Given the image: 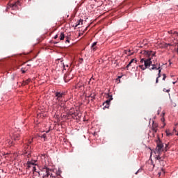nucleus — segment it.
Returning a JSON list of instances; mask_svg holds the SVG:
<instances>
[{"mask_svg":"<svg viewBox=\"0 0 178 178\" xmlns=\"http://www.w3.org/2000/svg\"><path fill=\"white\" fill-rule=\"evenodd\" d=\"M144 55H147L148 56L147 58H141L140 63H144V65H139L140 69L141 70H145L146 69L149 68V66H152L149 68V70H156L157 69H161V64H152L153 56H155V53L152 52V51H144Z\"/></svg>","mask_w":178,"mask_h":178,"instance_id":"1","label":"nucleus"},{"mask_svg":"<svg viewBox=\"0 0 178 178\" xmlns=\"http://www.w3.org/2000/svg\"><path fill=\"white\" fill-rule=\"evenodd\" d=\"M63 97H65V92H56L54 99H56V102H62L63 100Z\"/></svg>","mask_w":178,"mask_h":178,"instance_id":"2","label":"nucleus"},{"mask_svg":"<svg viewBox=\"0 0 178 178\" xmlns=\"http://www.w3.org/2000/svg\"><path fill=\"white\" fill-rule=\"evenodd\" d=\"M157 146L156 147V151L157 152V154H160L162 151H163V143H162V141H161V139H159L156 141Z\"/></svg>","mask_w":178,"mask_h":178,"instance_id":"3","label":"nucleus"},{"mask_svg":"<svg viewBox=\"0 0 178 178\" xmlns=\"http://www.w3.org/2000/svg\"><path fill=\"white\" fill-rule=\"evenodd\" d=\"M108 99L106 101V102L103 103V106L104 109H105V108H109V104H111V102L112 101V99H113V97H112L111 95H108Z\"/></svg>","mask_w":178,"mask_h":178,"instance_id":"4","label":"nucleus"},{"mask_svg":"<svg viewBox=\"0 0 178 178\" xmlns=\"http://www.w3.org/2000/svg\"><path fill=\"white\" fill-rule=\"evenodd\" d=\"M45 172L43 174V178H50L51 177V172H52V170L46 168H44Z\"/></svg>","mask_w":178,"mask_h":178,"instance_id":"5","label":"nucleus"},{"mask_svg":"<svg viewBox=\"0 0 178 178\" xmlns=\"http://www.w3.org/2000/svg\"><path fill=\"white\" fill-rule=\"evenodd\" d=\"M19 5H20V1H17L15 3H10L9 5V7L13 9V10H15L17 9V6H19Z\"/></svg>","mask_w":178,"mask_h":178,"instance_id":"6","label":"nucleus"},{"mask_svg":"<svg viewBox=\"0 0 178 178\" xmlns=\"http://www.w3.org/2000/svg\"><path fill=\"white\" fill-rule=\"evenodd\" d=\"M132 63H137V60H136L135 58L131 59V61L129 63V64L127 65V68L130 67Z\"/></svg>","mask_w":178,"mask_h":178,"instance_id":"7","label":"nucleus"},{"mask_svg":"<svg viewBox=\"0 0 178 178\" xmlns=\"http://www.w3.org/2000/svg\"><path fill=\"white\" fill-rule=\"evenodd\" d=\"M157 127H158V124L153 123L152 131H154L155 133H156V131H158V129H156Z\"/></svg>","mask_w":178,"mask_h":178,"instance_id":"8","label":"nucleus"},{"mask_svg":"<svg viewBox=\"0 0 178 178\" xmlns=\"http://www.w3.org/2000/svg\"><path fill=\"white\" fill-rule=\"evenodd\" d=\"M56 105L61 106V108H65V103L63 102H56Z\"/></svg>","mask_w":178,"mask_h":178,"instance_id":"9","label":"nucleus"},{"mask_svg":"<svg viewBox=\"0 0 178 178\" xmlns=\"http://www.w3.org/2000/svg\"><path fill=\"white\" fill-rule=\"evenodd\" d=\"M13 137L14 140L16 141V140H19V137H20V135L19 134H14Z\"/></svg>","mask_w":178,"mask_h":178,"instance_id":"10","label":"nucleus"},{"mask_svg":"<svg viewBox=\"0 0 178 178\" xmlns=\"http://www.w3.org/2000/svg\"><path fill=\"white\" fill-rule=\"evenodd\" d=\"M92 98L91 101H94V99H95V97H96V95L95 93H93V94H90V96H88V98Z\"/></svg>","mask_w":178,"mask_h":178,"instance_id":"11","label":"nucleus"},{"mask_svg":"<svg viewBox=\"0 0 178 178\" xmlns=\"http://www.w3.org/2000/svg\"><path fill=\"white\" fill-rule=\"evenodd\" d=\"M80 24H83V19H79V20L76 22V25H75V27H77L78 26H80Z\"/></svg>","mask_w":178,"mask_h":178,"instance_id":"12","label":"nucleus"},{"mask_svg":"<svg viewBox=\"0 0 178 178\" xmlns=\"http://www.w3.org/2000/svg\"><path fill=\"white\" fill-rule=\"evenodd\" d=\"M162 76V74H161V73L158 74V76L156 79V84H158V83H159V78Z\"/></svg>","mask_w":178,"mask_h":178,"instance_id":"13","label":"nucleus"},{"mask_svg":"<svg viewBox=\"0 0 178 178\" xmlns=\"http://www.w3.org/2000/svg\"><path fill=\"white\" fill-rule=\"evenodd\" d=\"M92 49L95 51L97 49V42H95L92 45Z\"/></svg>","mask_w":178,"mask_h":178,"instance_id":"14","label":"nucleus"},{"mask_svg":"<svg viewBox=\"0 0 178 178\" xmlns=\"http://www.w3.org/2000/svg\"><path fill=\"white\" fill-rule=\"evenodd\" d=\"M60 41H63V40H65V34L63 33H60Z\"/></svg>","mask_w":178,"mask_h":178,"instance_id":"15","label":"nucleus"},{"mask_svg":"<svg viewBox=\"0 0 178 178\" xmlns=\"http://www.w3.org/2000/svg\"><path fill=\"white\" fill-rule=\"evenodd\" d=\"M25 151H26V154H27L28 156H30V154H31V152H30L29 150V145H27V148Z\"/></svg>","mask_w":178,"mask_h":178,"instance_id":"16","label":"nucleus"},{"mask_svg":"<svg viewBox=\"0 0 178 178\" xmlns=\"http://www.w3.org/2000/svg\"><path fill=\"white\" fill-rule=\"evenodd\" d=\"M27 165H28V168H31V166H34V163L31 161H28Z\"/></svg>","mask_w":178,"mask_h":178,"instance_id":"17","label":"nucleus"},{"mask_svg":"<svg viewBox=\"0 0 178 178\" xmlns=\"http://www.w3.org/2000/svg\"><path fill=\"white\" fill-rule=\"evenodd\" d=\"M30 81H31V79H26V81H24L23 85L26 86L27 84H29V83H30Z\"/></svg>","mask_w":178,"mask_h":178,"instance_id":"18","label":"nucleus"},{"mask_svg":"<svg viewBox=\"0 0 178 178\" xmlns=\"http://www.w3.org/2000/svg\"><path fill=\"white\" fill-rule=\"evenodd\" d=\"M64 81L65 83H67V81H69V79H67V74L64 75Z\"/></svg>","mask_w":178,"mask_h":178,"instance_id":"19","label":"nucleus"},{"mask_svg":"<svg viewBox=\"0 0 178 178\" xmlns=\"http://www.w3.org/2000/svg\"><path fill=\"white\" fill-rule=\"evenodd\" d=\"M165 133H166V134H167L168 136H172V133H170V131L169 129H167V130L165 131Z\"/></svg>","mask_w":178,"mask_h":178,"instance_id":"20","label":"nucleus"},{"mask_svg":"<svg viewBox=\"0 0 178 178\" xmlns=\"http://www.w3.org/2000/svg\"><path fill=\"white\" fill-rule=\"evenodd\" d=\"M159 155L156 156L157 161H162V157L161 156V153L160 154H158Z\"/></svg>","mask_w":178,"mask_h":178,"instance_id":"21","label":"nucleus"},{"mask_svg":"<svg viewBox=\"0 0 178 178\" xmlns=\"http://www.w3.org/2000/svg\"><path fill=\"white\" fill-rule=\"evenodd\" d=\"M6 143H8V145H12V141L8 139Z\"/></svg>","mask_w":178,"mask_h":178,"instance_id":"22","label":"nucleus"},{"mask_svg":"<svg viewBox=\"0 0 178 178\" xmlns=\"http://www.w3.org/2000/svg\"><path fill=\"white\" fill-rule=\"evenodd\" d=\"M50 178H56V176L54 175V174H52V172H51Z\"/></svg>","mask_w":178,"mask_h":178,"instance_id":"23","label":"nucleus"},{"mask_svg":"<svg viewBox=\"0 0 178 178\" xmlns=\"http://www.w3.org/2000/svg\"><path fill=\"white\" fill-rule=\"evenodd\" d=\"M168 145L165 144V147L164 148V150H165V152L168 151Z\"/></svg>","mask_w":178,"mask_h":178,"instance_id":"24","label":"nucleus"},{"mask_svg":"<svg viewBox=\"0 0 178 178\" xmlns=\"http://www.w3.org/2000/svg\"><path fill=\"white\" fill-rule=\"evenodd\" d=\"M163 80L165 81L166 79V74H163Z\"/></svg>","mask_w":178,"mask_h":178,"instance_id":"25","label":"nucleus"},{"mask_svg":"<svg viewBox=\"0 0 178 178\" xmlns=\"http://www.w3.org/2000/svg\"><path fill=\"white\" fill-rule=\"evenodd\" d=\"M163 91L164 92H169L170 91V90H166V89H163Z\"/></svg>","mask_w":178,"mask_h":178,"instance_id":"26","label":"nucleus"},{"mask_svg":"<svg viewBox=\"0 0 178 178\" xmlns=\"http://www.w3.org/2000/svg\"><path fill=\"white\" fill-rule=\"evenodd\" d=\"M70 42V40H69V38H66L65 43Z\"/></svg>","mask_w":178,"mask_h":178,"instance_id":"27","label":"nucleus"},{"mask_svg":"<svg viewBox=\"0 0 178 178\" xmlns=\"http://www.w3.org/2000/svg\"><path fill=\"white\" fill-rule=\"evenodd\" d=\"M42 138H47V134H44L42 136Z\"/></svg>","mask_w":178,"mask_h":178,"instance_id":"28","label":"nucleus"},{"mask_svg":"<svg viewBox=\"0 0 178 178\" xmlns=\"http://www.w3.org/2000/svg\"><path fill=\"white\" fill-rule=\"evenodd\" d=\"M156 70H159V73H161L162 72V69L161 68V67L159 69H157Z\"/></svg>","mask_w":178,"mask_h":178,"instance_id":"29","label":"nucleus"},{"mask_svg":"<svg viewBox=\"0 0 178 178\" xmlns=\"http://www.w3.org/2000/svg\"><path fill=\"white\" fill-rule=\"evenodd\" d=\"M31 143H33V139H31V140H28V144H31Z\"/></svg>","mask_w":178,"mask_h":178,"instance_id":"30","label":"nucleus"},{"mask_svg":"<svg viewBox=\"0 0 178 178\" xmlns=\"http://www.w3.org/2000/svg\"><path fill=\"white\" fill-rule=\"evenodd\" d=\"M21 71L22 72L23 74L26 73V70H24L23 68H22Z\"/></svg>","mask_w":178,"mask_h":178,"instance_id":"31","label":"nucleus"},{"mask_svg":"<svg viewBox=\"0 0 178 178\" xmlns=\"http://www.w3.org/2000/svg\"><path fill=\"white\" fill-rule=\"evenodd\" d=\"M33 172H35V170H36L35 166H33Z\"/></svg>","mask_w":178,"mask_h":178,"instance_id":"32","label":"nucleus"},{"mask_svg":"<svg viewBox=\"0 0 178 178\" xmlns=\"http://www.w3.org/2000/svg\"><path fill=\"white\" fill-rule=\"evenodd\" d=\"M169 34H173V31H168Z\"/></svg>","mask_w":178,"mask_h":178,"instance_id":"33","label":"nucleus"},{"mask_svg":"<svg viewBox=\"0 0 178 178\" xmlns=\"http://www.w3.org/2000/svg\"><path fill=\"white\" fill-rule=\"evenodd\" d=\"M58 38V35H56L55 36H54V40H56Z\"/></svg>","mask_w":178,"mask_h":178,"instance_id":"34","label":"nucleus"},{"mask_svg":"<svg viewBox=\"0 0 178 178\" xmlns=\"http://www.w3.org/2000/svg\"><path fill=\"white\" fill-rule=\"evenodd\" d=\"M161 122H165V118H161Z\"/></svg>","mask_w":178,"mask_h":178,"instance_id":"35","label":"nucleus"},{"mask_svg":"<svg viewBox=\"0 0 178 178\" xmlns=\"http://www.w3.org/2000/svg\"><path fill=\"white\" fill-rule=\"evenodd\" d=\"M161 157H162V161H163V159H165V156H163Z\"/></svg>","mask_w":178,"mask_h":178,"instance_id":"36","label":"nucleus"},{"mask_svg":"<svg viewBox=\"0 0 178 178\" xmlns=\"http://www.w3.org/2000/svg\"><path fill=\"white\" fill-rule=\"evenodd\" d=\"M128 55H131V54H130V50L128 51Z\"/></svg>","mask_w":178,"mask_h":178,"instance_id":"37","label":"nucleus"},{"mask_svg":"<svg viewBox=\"0 0 178 178\" xmlns=\"http://www.w3.org/2000/svg\"><path fill=\"white\" fill-rule=\"evenodd\" d=\"M168 45H170V44H165L166 47H168Z\"/></svg>","mask_w":178,"mask_h":178,"instance_id":"38","label":"nucleus"},{"mask_svg":"<svg viewBox=\"0 0 178 178\" xmlns=\"http://www.w3.org/2000/svg\"><path fill=\"white\" fill-rule=\"evenodd\" d=\"M163 172L165 173V171L163 170Z\"/></svg>","mask_w":178,"mask_h":178,"instance_id":"39","label":"nucleus"},{"mask_svg":"<svg viewBox=\"0 0 178 178\" xmlns=\"http://www.w3.org/2000/svg\"><path fill=\"white\" fill-rule=\"evenodd\" d=\"M176 82H173V84H175Z\"/></svg>","mask_w":178,"mask_h":178,"instance_id":"40","label":"nucleus"},{"mask_svg":"<svg viewBox=\"0 0 178 178\" xmlns=\"http://www.w3.org/2000/svg\"><path fill=\"white\" fill-rule=\"evenodd\" d=\"M81 60H83V58H81Z\"/></svg>","mask_w":178,"mask_h":178,"instance_id":"41","label":"nucleus"},{"mask_svg":"<svg viewBox=\"0 0 178 178\" xmlns=\"http://www.w3.org/2000/svg\"><path fill=\"white\" fill-rule=\"evenodd\" d=\"M81 60H83V58H81Z\"/></svg>","mask_w":178,"mask_h":178,"instance_id":"42","label":"nucleus"},{"mask_svg":"<svg viewBox=\"0 0 178 178\" xmlns=\"http://www.w3.org/2000/svg\"><path fill=\"white\" fill-rule=\"evenodd\" d=\"M27 66L29 67V66H30V65H27Z\"/></svg>","mask_w":178,"mask_h":178,"instance_id":"43","label":"nucleus"},{"mask_svg":"<svg viewBox=\"0 0 178 178\" xmlns=\"http://www.w3.org/2000/svg\"><path fill=\"white\" fill-rule=\"evenodd\" d=\"M177 51H178V45H177Z\"/></svg>","mask_w":178,"mask_h":178,"instance_id":"44","label":"nucleus"}]
</instances>
